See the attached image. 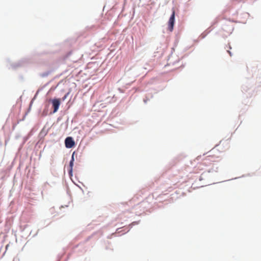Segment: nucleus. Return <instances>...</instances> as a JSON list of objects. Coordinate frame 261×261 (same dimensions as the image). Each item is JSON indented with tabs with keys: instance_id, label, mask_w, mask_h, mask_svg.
<instances>
[{
	"instance_id": "f257e3e1",
	"label": "nucleus",
	"mask_w": 261,
	"mask_h": 261,
	"mask_svg": "<svg viewBox=\"0 0 261 261\" xmlns=\"http://www.w3.org/2000/svg\"><path fill=\"white\" fill-rule=\"evenodd\" d=\"M219 153V152L217 150L213 149L211 150L210 154L203 159L202 164L205 166H210L212 163L216 162L219 158L218 155Z\"/></svg>"
},
{
	"instance_id": "f03ea898",
	"label": "nucleus",
	"mask_w": 261,
	"mask_h": 261,
	"mask_svg": "<svg viewBox=\"0 0 261 261\" xmlns=\"http://www.w3.org/2000/svg\"><path fill=\"white\" fill-rule=\"evenodd\" d=\"M175 22V11L174 9L172 10V13L168 21V30L170 32H172L173 30L174 24Z\"/></svg>"
},
{
	"instance_id": "7ed1b4c3",
	"label": "nucleus",
	"mask_w": 261,
	"mask_h": 261,
	"mask_svg": "<svg viewBox=\"0 0 261 261\" xmlns=\"http://www.w3.org/2000/svg\"><path fill=\"white\" fill-rule=\"evenodd\" d=\"M65 144L66 147L71 148L74 146L75 142L71 137H68L65 140Z\"/></svg>"
},
{
	"instance_id": "20e7f679",
	"label": "nucleus",
	"mask_w": 261,
	"mask_h": 261,
	"mask_svg": "<svg viewBox=\"0 0 261 261\" xmlns=\"http://www.w3.org/2000/svg\"><path fill=\"white\" fill-rule=\"evenodd\" d=\"M61 101L59 99H54L52 100L53 107L54 108V113L56 112L60 105Z\"/></svg>"
},
{
	"instance_id": "39448f33",
	"label": "nucleus",
	"mask_w": 261,
	"mask_h": 261,
	"mask_svg": "<svg viewBox=\"0 0 261 261\" xmlns=\"http://www.w3.org/2000/svg\"><path fill=\"white\" fill-rule=\"evenodd\" d=\"M73 161H74V159H73V154L72 156V159L70 162V167L71 168V170H72V166H73Z\"/></svg>"
},
{
	"instance_id": "423d86ee",
	"label": "nucleus",
	"mask_w": 261,
	"mask_h": 261,
	"mask_svg": "<svg viewBox=\"0 0 261 261\" xmlns=\"http://www.w3.org/2000/svg\"><path fill=\"white\" fill-rule=\"evenodd\" d=\"M228 53H229V54L230 55V56H231V53H230L229 51H228Z\"/></svg>"
}]
</instances>
